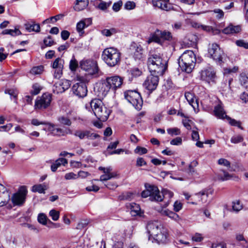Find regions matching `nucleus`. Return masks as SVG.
Returning <instances> with one entry per match:
<instances>
[{
    "mask_svg": "<svg viewBox=\"0 0 248 248\" xmlns=\"http://www.w3.org/2000/svg\"><path fill=\"white\" fill-rule=\"evenodd\" d=\"M196 61V56L193 51L187 50L179 59L178 64L182 71L190 73L195 67Z\"/></svg>",
    "mask_w": 248,
    "mask_h": 248,
    "instance_id": "nucleus-4",
    "label": "nucleus"
},
{
    "mask_svg": "<svg viewBox=\"0 0 248 248\" xmlns=\"http://www.w3.org/2000/svg\"><path fill=\"white\" fill-rule=\"evenodd\" d=\"M241 31V28L240 26H233L230 24L222 30V32L224 34H234L239 32Z\"/></svg>",
    "mask_w": 248,
    "mask_h": 248,
    "instance_id": "nucleus-24",
    "label": "nucleus"
},
{
    "mask_svg": "<svg viewBox=\"0 0 248 248\" xmlns=\"http://www.w3.org/2000/svg\"><path fill=\"white\" fill-rule=\"evenodd\" d=\"M63 16H64L62 14H59L55 16H51L49 18L46 19L45 21H44V22H49L50 21L54 22L62 18L63 17Z\"/></svg>",
    "mask_w": 248,
    "mask_h": 248,
    "instance_id": "nucleus-47",
    "label": "nucleus"
},
{
    "mask_svg": "<svg viewBox=\"0 0 248 248\" xmlns=\"http://www.w3.org/2000/svg\"><path fill=\"white\" fill-rule=\"evenodd\" d=\"M118 31V30L115 28H111L110 29H104L101 31V33L106 36H110L112 35L115 34Z\"/></svg>",
    "mask_w": 248,
    "mask_h": 248,
    "instance_id": "nucleus-37",
    "label": "nucleus"
},
{
    "mask_svg": "<svg viewBox=\"0 0 248 248\" xmlns=\"http://www.w3.org/2000/svg\"><path fill=\"white\" fill-rule=\"evenodd\" d=\"M198 162L196 160L192 161L188 166V172L193 174L195 172L194 168L198 165Z\"/></svg>",
    "mask_w": 248,
    "mask_h": 248,
    "instance_id": "nucleus-49",
    "label": "nucleus"
},
{
    "mask_svg": "<svg viewBox=\"0 0 248 248\" xmlns=\"http://www.w3.org/2000/svg\"><path fill=\"white\" fill-rule=\"evenodd\" d=\"M68 163L67 160L63 158H60L56 160L55 163L59 167L61 165L65 166Z\"/></svg>",
    "mask_w": 248,
    "mask_h": 248,
    "instance_id": "nucleus-62",
    "label": "nucleus"
},
{
    "mask_svg": "<svg viewBox=\"0 0 248 248\" xmlns=\"http://www.w3.org/2000/svg\"><path fill=\"white\" fill-rule=\"evenodd\" d=\"M51 101V96L50 94L44 93L41 97L36 100L35 108L45 109L48 107Z\"/></svg>",
    "mask_w": 248,
    "mask_h": 248,
    "instance_id": "nucleus-15",
    "label": "nucleus"
},
{
    "mask_svg": "<svg viewBox=\"0 0 248 248\" xmlns=\"http://www.w3.org/2000/svg\"><path fill=\"white\" fill-rule=\"evenodd\" d=\"M130 73L133 77H137L141 75L142 72L138 68H134L130 70Z\"/></svg>",
    "mask_w": 248,
    "mask_h": 248,
    "instance_id": "nucleus-51",
    "label": "nucleus"
},
{
    "mask_svg": "<svg viewBox=\"0 0 248 248\" xmlns=\"http://www.w3.org/2000/svg\"><path fill=\"white\" fill-rule=\"evenodd\" d=\"M155 42L157 44L165 46L169 45L173 46L176 43V39L173 37L171 33L168 31H162L156 30L148 40V43Z\"/></svg>",
    "mask_w": 248,
    "mask_h": 248,
    "instance_id": "nucleus-3",
    "label": "nucleus"
},
{
    "mask_svg": "<svg viewBox=\"0 0 248 248\" xmlns=\"http://www.w3.org/2000/svg\"><path fill=\"white\" fill-rule=\"evenodd\" d=\"M182 138L180 137H177L173 140H172L170 143L171 145H179L182 144Z\"/></svg>",
    "mask_w": 248,
    "mask_h": 248,
    "instance_id": "nucleus-64",
    "label": "nucleus"
},
{
    "mask_svg": "<svg viewBox=\"0 0 248 248\" xmlns=\"http://www.w3.org/2000/svg\"><path fill=\"white\" fill-rule=\"evenodd\" d=\"M74 135L78 137L80 140L86 138L90 140H93L100 138L98 134L92 133L89 130H77L75 132Z\"/></svg>",
    "mask_w": 248,
    "mask_h": 248,
    "instance_id": "nucleus-17",
    "label": "nucleus"
},
{
    "mask_svg": "<svg viewBox=\"0 0 248 248\" xmlns=\"http://www.w3.org/2000/svg\"><path fill=\"white\" fill-rule=\"evenodd\" d=\"M5 93L9 94L11 99L13 98L15 100L16 99L18 94V92L16 90L13 89H7L5 90Z\"/></svg>",
    "mask_w": 248,
    "mask_h": 248,
    "instance_id": "nucleus-42",
    "label": "nucleus"
},
{
    "mask_svg": "<svg viewBox=\"0 0 248 248\" xmlns=\"http://www.w3.org/2000/svg\"><path fill=\"white\" fill-rule=\"evenodd\" d=\"M49 215L53 220L57 221L59 218L60 212L55 209H52L49 211Z\"/></svg>",
    "mask_w": 248,
    "mask_h": 248,
    "instance_id": "nucleus-43",
    "label": "nucleus"
},
{
    "mask_svg": "<svg viewBox=\"0 0 248 248\" xmlns=\"http://www.w3.org/2000/svg\"><path fill=\"white\" fill-rule=\"evenodd\" d=\"M167 132L171 136H176L180 134V130L179 128L175 127V128H170L167 129Z\"/></svg>",
    "mask_w": 248,
    "mask_h": 248,
    "instance_id": "nucleus-46",
    "label": "nucleus"
},
{
    "mask_svg": "<svg viewBox=\"0 0 248 248\" xmlns=\"http://www.w3.org/2000/svg\"><path fill=\"white\" fill-rule=\"evenodd\" d=\"M154 6L157 7L162 10L169 11L171 9V5L169 0H153Z\"/></svg>",
    "mask_w": 248,
    "mask_h": 248,
    "instance_id": "nucleus-21",
    "label": "nucleus"
},
{
    "mask_svg": "<svg viewBox=\"0 0 248 248\" xmlns=\"http://www.w3.org/2000/svg\"><path fill=\"white\" fill-rule=\"evenodd\" d=\"M64 61L61 58H58L52 63V67L54 69L53 76L54 78H60L62 74L63 68Z\"/></svg>",
    "mask_w": 248,
    "mask_h": 248,
    "instance_id": "nucleus-16",
    "label": "nucleus"
},
{
    "mask_svg": "<svg viewBox=\"0 0 248 248\" xmlns=\"http://www.w3.org/2000/svg\"><path fill=\"white\" fill-rule=\"evenodd\" d=\"M148 66L150 73L163 75L167 68V62L160 53L151 52L148 59Z\"/></svg>",
    "mask_w": 248,
    "mask_h": 248,
    "instance_id": "nucleus-2",
    "label": "nucleus"
},
{
    "mask_svg": "<svg viewBox=\"0 0 248 248\" xmlns=\"http://www.w3.org/2000/svg\"><path fill=\"white\" fill-rule=\"evenodd\" d=\"M58 121L62 124L67 126L71 125V120L67 117L65 116H60L58 119Z\"/></svg>",
    "mask_w": 248,
    "mask_h": 248,
    "instance_id": "nucleus-39",
    "label": "nucleus"
},
{
    "mask_svg": "<svg viewBox=\"0 0 248 248\" xmlns=\"http://www.w3.org/2000/svg\"><path fill=\"white\" fill-rule=\"evenodd\" d=\"M130 50L135 60H141L143 58V49L141 45L134 43L131 46Z\"/></svg>",
    "mask_w": 248,
    "mask_h": 248,
    "instance_id": "nucleus-18",
    "label": "nucleus"
},
{
    "mask_svg": "<svg viewBox=\"0 0 248 248\" xmlns=\"http://www.w3.org/2000/svg\"><path fill=\"white\" fill-rule=\"evenodd\" d=\"M159 76L156 73H151L144 81L143 86L151 93L155 90L159 82Z\"/></svg>",
    "mask_w": 248,
    "mask_h": 248,
    "instance_id": "nucleus-11",
    "label": "nucleus"
},
{
    "mask_svg": "<svg viewBox=\"0 0 248 248\" xmlns=\"http://www.w3.org/2000/svg\"><path fill=\"white\" fill-rule=\"evenodd\" d=\"M195 199L198 200L199 202L205 203L208 201V191L207 190H203L195 195Z\"/></svg>",
    "mask_w": 248,
    "mask_h": 248,
    "instance_id": "nucleus-22",
    "label": "nucleus"
},
{
    "mask_svg": "<svg viewBox=\"0 0 248 248\" xmlns=\"http://www.w3.org/2000/svg\"><path fill=\"white\" fill-rule=\"evenodd\" d=\"M42 90V87L38 83L34 84L32 85V90L31 93L33 95L38 94Z\"/></svg>",
    "mask_w": 248,
    "mask_h": 248,
    "instance_id": "nucleus-45",
    "label": "nucleus"
},
{
    "mask_svg": "<svg viewBox=\"0 0 248 248\" xmlns=\"http://www.w3.org/2000/svg\"><path fill=\"white\" fill-rule=\"evenodd\" d=\"M182 203L178 201H176L173 204V210L175 212H178L182 208Z\"/></svg>",
    "mask_w": 248,
    "mask_h": 248,
    "instance_id": "nucleus-58",
    "label": "nucleus"
},
{
    "mask_svg": "<svg viewBox=\"0 0 248 248\" xmlns=\"http://www.w3.org/2000/svg\"><path fill=\"white\" fill-rule=\"evenodd\" d=\"M124 97L137 110L141 108L143 101L140 93L136 91L129 90L124 92Z\"/></svg>",
    "mask_w": 248,
    "mask_h": 248,
    "instance_id": "nucleus-8",
    "label": "nucleus"
},
{
    "mask_svg": "<svg viewBox=\"0 0 248 248\" xmlns=\"http://www.w3.org/2000/svg\"><path fill=\"white\" fill-rule=\"evenodd\" d=\"M25 27L26 30L29 32L31 31H35V32H39L40 31V25L38 24H35L34 22L32 23H28L25 24Z\"/></svg>",
    "mask_w": 248,
    "mask_h": 248,
    "instance_id": "nucleus-31",
    "label": "nucleus"
},
{
    "mask_svg": "<svg viewBox=\"0 0 248 248\" xmlns=\"http://www.w3.org/2000/svg\"><path fill=\"white\" fill-rule=\"evenodd\" d=\"M214 112L215 115L219 119L227 118L221 103L215 107Z\"/></svg>",
    "mask_w": 248,
    "mask_h": 248,
    "instance_id": "nucleus-25",
    "label": "nucleus"
},
{
    "mask_svg": "<svg viewBox=\"0 0 248 248\" xmlns=\"http://www.w3.org/2000/svg\"><path fill=\"white\" fill-rule=\"evenodd\" d=\"M86 22H87L90 24L91 23V20L90 19H85L84 20H81L77 24V31L80 35H81L84 33V29L88 26V25H86Z\"/></svg>",
    "mask_w": 248,
    "mask_h": 248,
    "instance_id": "nucleus-28",
    "label": "nucleus"
},
{
    "mask_svg": "<svg viewBox=\"0 0 248 248\" xmlns=\"http://www.w3.org/2000/svg\"><path fill=\"white\" fill-rule=\"evenodd\" d=\"M78 67V62L73 57L70 60L69 63V68L71 71L74 72L77 70Z\"/></svg>",
    "mask_w": 248,
    "mask_h": 248,
    "instance_id": "nucleus-40",
    "label": "nucleus"
},
{
    "mask_svg": "<svg viewBox=\"0 0 248 248\" xmlns=\"http://www.w3.org/2000/svg\"><path fill=\"white\" fill-rule=\"evenodd\" d=\"M28 190L26 186H20L17 192L13 194L11 200L15 205L20 206L23 204L26 199Z\"/></svg>",
    "mask_w": 248,
    "mask_h": 248,
    "instance_id": "nucleus-12",
    "label": "nucleus"
},
{
    "mask_svg": "<svg viewBox=\"0 0 248 248\" xmlns=\"http://www.w3.org/2000/svg\"><path fill=\"white\" fill-rule=\"evenodd\" d=\"M185 96L189 104L195 110L196 108H198L199 105L198 101L196 99L194 95L190 92H186Z\"/></svg>",
    "mask_w": 248,
    "mask_h": 248,
    "instance_id": "nucleus-27",
    "label": "nucleus"
},
{
    "mask_svg": "<svg viewBox=\"0 0 248 248\" xmlns=\"http://www.w3.org/2000/svg\"><path fill=\"white\" fill-rule=\"evenodd\" d=\"M238 67L235 66L233 68H226L224 69V74L225 75L226 74H231L232 73H236L238 71Z\"/></svg>",
    "mask_w": 248,
    "mask_h": 248,
    "instance_id": "nucleus-52",
    "label": "nucleus"
},
{
    "mask_svg": "<svg viewBox=\"0 0 248 248\" xmlns=\"http://www.w3.org/2000/svg\"><path fill=\"white\" fill-rule=\"evenodd\" d=\"M192 240L193 241L200 242L203 240V237L202 234L199 233H196L192 237Z\"/></svg>",
    "mask_w": 248,
    "mask_h": 248,
    "instance_id": "nucleus-61",
    "label": "nucleus"
},
{
    "mask_svg": "<svg viewBox=\"0 0 248 248\" xmlns=\"http://www.w3.org/2000/svg\"><path fill=\"white\" fill-rule=\"evenodd\" d=\"M227 118L229 120V123L231 125L237 126L241 129H243V127L241 126V123L239 121L232 119L228 116Z\"/></svg>",
    "mask_w": 248,
    "mask_h": 248,
    "instance_id": "nucleus-53",
    "label": "nucleus"
},
{
    "mask_svg": "<svg viewBox=\"0 0 248 248\" xmlns=\"http://www.w3.org/2000/svg\"><path fill=\"white\" fill-rule=\"evenodd\" d=\"M88 4L87 0H84L80 2H77L75 9L77 11H81L85 8Z\"/></svg>",
    "mask_w": 248,
    "mask_h": 248,
    "instance_id": "nucleus-38",
    "label": "nucleus"
},
{
    "mask_svg": "<svg viewBox=\"0 0 248 248\" xmlns=\"http://www.w3.org/2000/svg\"><path fill=\"white\" fill-rule=\"evenodd\" d=\"M80 67L90 75L95 74L98 72L96 62L92 60L82 61L80 62Z\"/></svg>",
    "mask_w": 248,
    "mask_h": 248,
    "instance_id": "nucleus-14",
    "label": "nucleus"
},
{
    "mask_svg": "<svg viewBox=\"0 0 248 248\" xmlns=\"http://www.w3.org/2000/svg\"><path fill=\"white\" fill-rule=\"evenodd\" d=\"M123 83V78L118 76L108 77L102 83L100 91L102 92V94L106 95L110 90L115 91L121 88Z\"/></svg>",
    "mask_w": 248,
    "mask_h": 248,
    "instance_id": "nucleus-7",
    "label": "nucleus"
},
{
    "mask_svg": "<svg viewBox=\"0 0 248 248\" xmlns=\"http://www.w3.org/2000/svg\"><path fill=\"white\" fill-rule=\"evenodd\" d=\"M169 213L168 217L171 218L172 219L174 220V221L178 222L181 219L179 216L176 213L171 211H170V212Z\"/></svg>",
    "mask_w": 248,
    "mask_h": 248,
    "instance_id": "nucleus-48",
    "label": "nucleus"
},
{
    "mask_svg": "<svg viewBox=\"0 0 248 248\" xmlns=\"http://www.w3.org/2000/svg\"><path fill=\"white\" fill-rule=\"evenodd\" d=\"M243 140V138L241 135H235L231 138V141L233 143H238L242 141Z\"/></svg>",
    "mask_w": 248,
    "mask_h": 248,
    "instance_id": "nucleus-55",
    "label": "nucleus"
},
{
    "mask_svg": "<svg viewBox=\"0 0 248 248\" xmlns=\"http://www.w3.org/2000/svg\"><path fill=\"white\" fill-rule=\"evenodd\" d=\"M239 81L241 86L245 88L248 87V74L241 73L239 77Z\"/></svg>",
    "mask_w": 248,
    "mask_h": 248,
    "instance_id": "nucleus-32",
    "label": "nucleus"
},
{
    "mask_svg": "<svg viewBox=\"0 0 248 248\" xmlns=\"http://www.w3.org/2000/svg\"><path fill=\"white\" fill-rule=\"evenodd\" d=\"M0 192H1L2 196H5V198L2 199L0 201V206H3L7 204L8 202L10 200V194L9 193L6 191L5 187L1 184H0Z\"/></svg>",
    "mask_w": 248,
    "mask_h": 248,
    "instance_id": "nucleus-26",
    "label": "nucleus"
},
{
    "mask_svg": "<svg viewBox=\"0 0 248 248\" xmlns=\"http://www.w3.org/2000/svg\"><path fill=\"white\" fill-rule=\"evenodd\" d=\"M218 164L220 165L223 166L224 167H226L227 168H230L231 163L230 162L225 158H220L218 160Z\"/></svg>",
    "mask_w": 248,
    "mask_h": 248,
    "instance_id": "nucleus-50",
    "label": "nucleus"
},
{
    "mask_svg": "<svg viewBox=\"0 0 248 248\" xmlns=\"http://www.w3.org/2000/svg\"><path fill=\"white\" fill-rule=\"evenodd\" d=\"M136 5L133 1H127L124 4V8L127 10H132L135 8Z\"/></svg>",
    "mask_w": 248,
    "mask_h": 248,
    "instance_id": "nucleus-63",
    "label": "nucleus"
},
{
    "mask_svg": "<svg viewBox=\"0 0 248 248\" xmlns=\"http://www.w3.org/2000/svg\"><path fill=\"white\" fill-rule=\"evenodd\" d=\"M38 221L40 223L44 225H46L47 221L49 223L53 224V222L49 220L46 215L43 213H40L38 215Z\"/></svg>",
    "mask_w": 248,
    "mask_h": 248,
    "instance_id": "nucleus-36",
    "label": "nucleus"
},
{
    "mask_svg": "<svg viewBox=\"0 0 248 248\" xmlns=\"http://www.w3.org/2000/svg\"><path fill=\"white\" fill-rule=\"evenodd\" d=\"M48 188V186L45 183L42 184L35 185L32 187V191L33 192L39 193H45V191Z\"/></svg>",
    "mask_w": 248,
    "mask_h": 248,
    "instance_id": "nucleus-30",
    "label": "nucleus"
},
{
    "mask_svg": "<svg viewBox=\"0 0 248 248\" xmlns=\"http://www.w3.org/2000/svg\"><path fill=\"white\" fill-rule=\"evenodd\" d=\"M211 12H213L216 15L215 16L217 19H221L223 18L224 13L221 9H215L211 11Z\"/></svg>",
    "mask_w": 248,
    "mask_h": 248,
    "instance_id": "nucleus-44",
    "label": "nucleus"
},
{
    "mask_svg": "<svg viewBox=\"0 0 248 248\" xmlns=\"http://www.w3.org/2000/svg\"><path fill=\"white\" fill-rule=\"evenodd\" d=\"M71 86L70 81L67 79H62L57 83L54 86L55 90L57 93H63L68 89Z\"/></svg>",
    "mask_w": 248,
    "mask_h": 248,
    "instance_id": "nucleus-20",
    "label": "nucleus"
},
{
    "mask_svg": "<svg viewBox=\"0 0 248 248\" xmlns=\"http://www.w3.org/2000/svg\"><path fill=\"white\" fill-rule=\"evenodd\" d=\"M141 196L143 198L150 197V199L152 201L161 202L163 201L160 192L158 188L155 186H150L146 190L142 191Z\"/></svg>",
    "mask_w": 248,
    "mask_h": 248,
    "instance_id": "nucleus-10",
    "label": "nucleus"
},
{
    "mask_svg": "<svg viewBox=\"0 0 248 248\" xmlns=\"http://www.w3.org/2000/svg\"><path fill=\"white\" fill-rule=\"evenodd\" d=\"M234 177L233 175L229 173L228 172L224 170H221L217 175L218 180L221 181H225L233 179Z\"/></svg>",
    "mask_w": 248,
    "mask_h": 248,
    "instance_id": "nucleus-29",
    "label": "nucleus"
},
{
    "mask_svg": "<svg viewBox=\"0 0 248 248\" xmlns=\"http://www.w3.org/2000/svg\"><path fill=\"white\" fill-rule=\"evenodd\" d=\"M208 53L211 57L217 62L222 63L224 56V52L217 44H213L208 49Z\"/></svg>",
    "mask_w": 248,
    "mask_h": 248,
    "instance_id": "nucleus-13",
    "label": "nucleus"
},
{
    "mask_svg": "<svg viewBox=\"0 0 248 248\" xmlns=\"http://www.w3.org/2000/svg\"><path fill=\"white\" fill-rule=\"evenodd\" d=\"M235 43L238 46L244 47L245 49H248V43L243 40H237Z\"/></svg>",
    "mask_w": 248,
    "mask_h": 248,
    "instance_id": "nucleus-57",
    "label": "nucleus"
},
{
    "mask_svg": "<svg viewBox=\"0 0 248 248\" xmlns=\"http://www.w3.org/2000/svg\"><path fill=\"white\" fill-rule=\"evenodd\" d=\"M201 78L208 83L214 82L216 78V72L212 68L209 67L202 71Z\"/></svg>",
    "mask_w": 248,
    "mask_h": 248,
    "instance_id": "nucleus-19",
    "label": "nucleus"
},
{
    "mask_svg": "<svg viewBox=\"0 0 248 248\" xmlns=\"http://www.w3.org/2000/svg\"><path fill=\"white\" fill-rule=\"evenodd\" d=\"M44 43L46 46H50L54 44V41L50 36H48L44 40Z\"/></svg>",
    "mask_w": 248,
    "mask_h": 248,
    "instance_id": "nucleus-60",
    "label": "nucleus"
},
{
    "mask_svg": "<svg viewBox=\"0 0 248 248\" xmlns=\"http://www.w3.org/2000/svg\"><path fill=\"white\" fill-rule=\"evenodd\" d=\"M176 245L179 247L183 245H188L189 244V242L182 238H179L176 239L175 241Z\"/></svg>",
    "mask_w": 248,
    "mask_h": 248,
    "instance_id": "nucleus-54",
    "label": "nucleus"
},
{
    "mask_svg": "<svg viewBox=\"0 0 248 248\" xmlns=\"http://www.w3.org/2000/svg\"><path fill=\"white\" fill-rule=\"evenodd\" d=\"M77 80L78 81L72 87L73 93L79 97H85L88 92L86 83L88 80L83 77H77Z\"/></svg>",
    "mask_w": 248,
    "mask_h": 248,
    "instance_id": "nucleus-9",
    "label": "nucleus"
},
{
    "mask_svg": "<svg viewBox=\"0 0 248 248\" xmlns=\"http://www.w3.org/2000/svg\"><path fill=\"white\" fill-rule=\"evenodd\" d=\"M147 150L146 148L138 146L135 150V153L140 155L147 153Z\"/></svg>",
    "mask_w": 248,
    "mask_h": 248,
    "instance_id": "nucleus-59",
    "label": "nucleus"
},
{
    "mask_svg": "<svg viewBox=\"0 0 248 248\" xmlns=\"http://www.w3.org/2000/svg\"><path fill=\"white\" fill-rule=\"evenodd\" d=\"M1 34H3V35L9 34V35H10L11 36H14V37L21 34V31L16 27L14 30H12V29L4 30L1 32Z\"/></svg>",
    "mask_w": 248,
    "mask_h": 248,
    "instance_id": "nucleus-33",
    "label": "nucleus"
},
{
    "mask_svg": "<svg viewBox=\"0 0 248 248\" xmlns=\"http://www.w3.org/2000/svg\"><path fill=\"white\" fill-rule=\"evenodd\" d=\"M44 71L43 65H38L33 67L30 70V73L34 76L41 75Z\"/></svg>",
    "mask_w": 248,
    "mask_h": 248,
    "instance_id": "nucleus-34",
    "label": "nucleus"
},
{
    "mask_svg": "<svg viewBox=\"0 0 248 248\" xmlns=\"http://www.w3.org/2000/svg\"><path fill=\"white\" fill-rule=\"evenodd\" d=\"M243 208V206L239 200H234L232 202V210L235 213H238Z\"/></svg>",
    "mask_w": 248,
    "mask_h": 248,
    "instance_id": "nucleus-35",
    "label": "nucleus"
},
{
    "mask_svg": "<svg viewBox=\"0 0 248 248\" xmlns=\"http://www.w3.org/2000/svg\"><path fill=\"white\" fill-rule=\"evenodd\" d=\"M90 107L96 117L101 121H106L110 113V110L103 105L102 101L98 99H93Z\"/></svg>",
    "mask_w": 248,
    "mask_h": 248,
    "instance_id": "nucleus-5",
    "label": "nucleus"
},
{
    "mask_svg": "<svg viewBox=\"0 0 248 248\" xmlns=\"http://www.w3.org/2000/svg\"><path fill=\"white\" fill-rule=\"evenodd\" d=\"M126 206L132 216H136L140 214V208L139 204L134 202L127 203Z\"/></svg>",
    "mask_w": 248,
    "mask_h": 248,
    "instance_id": "nucleus-23",
    "label": "nucleus"
},
{
    "mask_svg": "<svg viewBox=\"0 0 248 248\" xmlns=\"http://www.w3.org/2000/svg\"><path fill=\"white\" fill-rule=\"evenodd\" d=\"M149 240L158 244H166L169 242V234L167 229L158 222H149L147 225Z\"/></svg>",
    "mask_w": 248,
    "mask_h": 248,
    "instance_id": "nucleus-1",
    "label": "nucleus"
},
{
    "mask_svg": "<svg viewBox=\"0 0 248 248\" xmlns=\"http://www.w3.org/2000/svg\"><path fill=\"white\" fill-rule=\"evenodd\" d=\"M121 54L117 48L109 47L105 49L102 54V58L110 67L119 64L121 61Z\"/></svg>",
    "mask_w": 248,
    "mask_h": 248,
    "instance_id": "nucleus-6",
    "label": "nucleus"
},
{
    "mask_svg": "<svg viewBox=\"0 0 248 248\" xmlns=\"http://www.w3.org/2000/svg\"><path fill=\"white\" fill-rule=\"evenodd\" d=\"M115 175L114 174H106L101 175L100 177V180L101 181H106L114 177Z\"/></svg>",
    "mask_w": 248,
    "mask_h": 248,
    "instance_id": "nucleus-56",
    "label": "nucleus"
},
{
    "mask_svg": "<svg viewBox=\"0 0 248 248\" xmlns=\"http://www.w3.org/2000/svg\"><path fill=\"white\" fill-rule=\"evenodd\" d=\"M160 194L162 196L163 199L164 198L170 199L173 196V193L171 191L165 189H163L162 192H160Z\"/></svg>",
    "mask_w": 248,
    "mask_h": 248,
    "instance_id": "nucleus-41",
    "label": "nucleus"
}]
</instances>
